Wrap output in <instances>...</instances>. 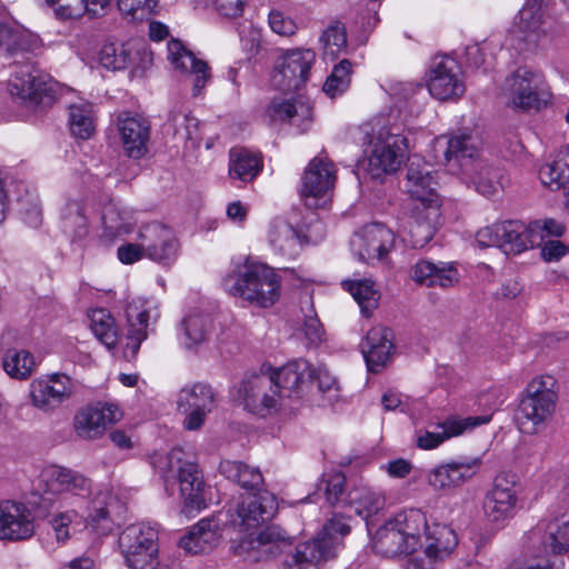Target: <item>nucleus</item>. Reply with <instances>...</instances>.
Segmentation results:
<instances>
[{
    "label": "nucleus",
    "mask_w": 569,
    "mask_h": 569,
    "mask_svg": "<svg viewBox=\"0 0 569 569\" xmlns=\"http://www.w3.org/2000/svg\"><path fill=\"white\" fill-rule=\"evenodd\" d=\"M277 499L268 490L241 497L236 508L230 510V521L241 532H248L236 546L238 556L251 561L267 560L290 547L289 536L279 527L270 526L260 532H250L269 521L277 512Z\"/></svg>",
    "instance_id": "nucleus-1"
},
{
    "label": "nucleus",
    "mask_w": 569,
    "mask_h": 569,
    "mask_svg": "<svg viewBox=\"0 0 569 569\" xmlns=\"http://www.w3.org/2000/svg\"><path fill=\"white\" fill-rule=\"evenodd\" d=\"M479 151L478 138L467 132L455 133L447 140L446 167L469 179L479 193L490 197L497 191L499 173L480 159Z\"/></svg>",
    "instance_id": "nucleus-2"
},
{
    "label": "nucleus",
    "mask_w": 569,
    "mask_h": 569,
    "mask_svg": "<svg viewBox=\"0 0 569 569\" xmlns=\"http://www.w3.org/2000/svg\"><path fill=\"white\" fill-rule=\"evenodd\" d=\"M224 290L262 308L273 306L279 297L281 279L262 262L246 260L222 280Z\"/></svg>",
    "instance_id": "nucleus-3"
},
{
    "label": "nucleus",
    "mask_w": 569,
    "mask_h": 569,
    "mask_svg": "<svg viewBox=\"0 0 569 569\" xmlns=\"http://www.w3.org/2000/svg\"><path fill=\"white\" fill-rule=\"evenodd\" d=\"M349 531L350 527L342 517H333L317 538L287 552L281 569H319L321 562L335 557L341 545L340 538Z\"/></svg>",
    "instance_id": "nucleus-4"
},
{
    "label": "nucleus",
    "mask_w": 569,
    "mask_h": 569,
    "mask_svg": "<svg viewBox=\"0 0 569 569\" xmlns=\"http://www.w3.org/2000/svg\"><path fill=\"white\" fill-rule=\"evenodd\" d=\"M425 526L426 517L420 510L399 512L377 530L373 548L385 557L412 553L419 546V532Z\"/></svg>",
    "instance_id": "nucleus-5"
},
{
    "label": "nucleus",
    "mask_w": 569,
    "mask_h": 569,
    "mask_svg": "<svg viewBox=\"0 0 569 569\" xmlns=\"http://www.w3.org/2000/svg\"><path fill=\"white\" fill-rule=\"evenodd\" d=\"M558 400L557 380L549 375L533 378L527 386L516 412L521 432L533 433L555 412Z\"/></svg>",
    "instance_id": "nucleus-6"
},
{
    "label": "nucleus",
    "mask_w": 569,
    "mask_h": 569,
    "mask_svg": "<svg viewBox=\"0 0 569 569\" xmlns=\"http://www.w3.org/2000/svg\"><path fill=\"white\" fill-rule=\"evenodd\" d=\"M118 545L129 569H164L159 560V526L137 522L126 527Z\"/></svg>",
    "instance_id": "nucleus-7"
},
{
    "label": "nucleus",
    "mask_w": 569,
    "mask_h": 569,
    "mask_svg": "<svg viewBox=\"0 0 569 569\" xmlns=\"http://www.w3.org/2000/svg\"><path fill=\"white\" fill-rule=\"evenodd\" d=\"M184 456L180 448H174L168 453L166 458L167 472L163 481L166 488L170 482L177 481L186 507L191 510H200L206 506L202 475L198 465L186 459Z\"/></svg>",
    "instance_id": "nucleus-8"
},
{
    "label": "nucleus",
    "mask_w": 569,
    "mask_h": 569,
    "mask_svg": "<svg viewBox=\"0 0 569 569\" xmlns=\"http://www.w3.org/2000/svg\"><path fill=\"white\" fill-rule=\"evenodd\" d=\"M408 159L407 138L387 130L375 134L368 150V172L375 179L396 172Z\"/></svg>",
    "instance_id": "nucleus-9"
},
{
    "label": "nucleus",
    "mask_w": 569,
    "mask_h": 569,
    "mask_svg": "<svg viewBox=\"0 0 569 569\" xmlns=\"http://www.w3.org/2000/svg\"><path fill=\"white\" fill-rule=\"evenodd\" d=\"M56 82L31 63L16 64L8 87L16 96L32 104H50L56 99Z\"/></svg>",
    "instance_id": "nucleus-10"
},
{
    "label": "nucleus",
    "mask_w": 569,
    "mask_h": 569,
    "mask_svg": "<svg viewBox=\"0 0 569 569\" xmlns=\"http://www.w3.org/2000/svg\"><path fill=\"white\" fill-rule=\"evenodd\" d=\"M217 395L206 382H193L183 386L176 396L179 412L184 415L183 428L188 431L199 430L207 416L217 407Z\"/></svg>",
    "instance_id": "nucleus-11"
},
{
    "label": "nucleus",
    "mask_w": 569,
    "mask_h": 569,
    "mask_svg": "<svg viewBox=\"0 0 569 569\" xmlns=\"http://www.w3.org/2000/svg\"><path fill=\"white\" fill-rule=\"evenodd\" d=\"M517 476L501 472L496 476L492 487L483 499V513L486 519L497 526H505L516 515L519 499V485Z\"/></svg>",
    "instance_id": "nucleus-12"
},
{
    "label": "nucleus",
    "mask_w": 569,
    "mask_h": 569,
    "mask_svg": "<svg viewBox=\"0 0 569 569\" xmlns=\"http://www.w3.org/2000/svg\"><path fill=\"white\" fill-rule=\"evenodd\" d=\"M239 395L244 408L259 417H268L279 409L280 391L274 387V377L267 373L252 375L240 386Z\"/></svg>",
    "instance_id": "nucleus-13"
},
{
    "label": "nucleus",
    "mask_w": 569,
    "mask_h": 569,
    "mask_svg": "<svg viewBox=\"0 0 569 569\" xmlns=\"http://www.w3.org/2000/svg\"><path fill=\"white\" fill-rule=\"evenodd\" d=\"M315 61L316 52L311 49L287 51L274 64L273 84L280 90L300 89L308 81Z\"/></svg>",
    "instance_id": "nucleus-14"
},
{
    "label": "nucleus",
    "mask_w": 569,
    "mask_h": 569,
    "mask_svg": "<svg viewBox=\"0 0 569 569\" xmlns=\"http://www.w3.org/2000/svg\"><path fill=\"white\" fill-rule=\"evenodd\" d=\"M336 168L327 157L317 156L308 163L302 179L300 193L308 207H320V200L329 198L336 183Z\"/></svg>",
    "instance_id": "nucleus-15"
},
{
    "label": "nucleus",
    "mask_w": 569,
    "mask_h": 569,
    "mask_svg": "<svg viewBox=\"0 0 569 569\" xmlns=\"http://www.w3.org/2000/svg\"><path fill=\"white\" fill-rule=\"evenodd\" d=\"M429 93L438 100H451L466 91L463 74L458 61L449 56L435 58L427 81Z\"/></svg>",
    "instance_id": "nucleus-16"
},
{
    "label": "nucleus",
    "mask_w": 569,
    "mask_h": 569,
    "mask_svg": "<svg viewBox=\"0 0 569 569\" xmlns=\"http://www.w3.org/2000/svg\"><path fill=\"white\" fill-rule=\"evenodd\" d=\"M393 244V232L381 223L363 227L350 241L353 256L367 263L385 260Z\"/></svg>",
    "instance_id": "nucleus-17"
},
{
    "label": "nucleus",
    "mask_w": 569,
    "mask_h": 569,
    "mask_svg": "<svg viewBox=\"0 0 569 569\" xmlns=\"http://www.w3.org/2000/svg\"><path fill=\"white\" fill-rule=\"evenodd\" d=\"M138 240L142 241L147 258L168 266L172 263L179 252V241L173 230L158 221L143 224L138 232Z\"/></svg>",
    "instance_id": "nucleus-18"
},
{
    "label": "nucleus",
    "mask_w": 569,
    "mask_h": 569,
    "mask_svg": "<svg viewBox=\"0 0 569 569\" xmlns=\"http://www.w3.org/2000/svg\"><path fill=\"white\" fill-rule=\"evenodd\" d=\"M437 179L430 164L420 159H412L409 163L405 188L413 206L422 209L440 208L437 193Z\"/></svg>",
    "instance_id": "nucleus-19"
},
{
    "label": "nucleus",
    "mask_w": 569,
    "mask_h": 569,
    "mask_svg": "<svg viewBox=\"0 0 569 569\" xmlns=\"http://www.w3.org/2000/svg\"><path fill=\"white\" fill-rule=\"evenodd\" d=\"M541 74L526 67L518 68L505 82V94L508 103L520 110L539 109L541 99L539 89Z\"/></svg>",
    "instance_id": "nucleus-20"
},
{
    "label": "nucleus",
    "mask_w": 569,
    "mask_h": 569,
    "mask_svg": "<svg viewBox=\"0 0 569 569\" xmlns=\"http://www.w3.org/2000/svg\"><path fill=\"white\" fill-rule=\"evenodd\" d=\"M34 516L29 507L14 500L0 501V540L23 541L34 533Z\"/></svg>",
    "instance_id": "nucleus-21"
},
{
    "label": "nucleus",
    "mask_w": 569,
    "mask_h": 569,
    "mask_svg": "<svg viewBox=\"0 0 569 569\" xmlns=\"http://www.w3.org/2000/svg\"><path fill=\"white\" fill-rule=\"evenodd\" d=\"M121 417L122 412L117 405L99 402L77 412L73 419V428L79 438L93 440L104 433L108 425L118 422Z\"/></svg>",
    "instance_id": "nucleus-22"
},
{
    "label": "nucleus",
    "mask_w": 569,
    "mask_h": 569,
    "mask_svg": "<svg viewBox=\"0 0 569 569\" xmlns=\"http://www.w3.org/2000/svg\"><path fill=\"white\" fill-rule=\"evenodd\" d=\"M480 465L479 458L450 460L432 468L427 475V481L437 491H451L470 480Z\"/></svg>",
    "instance_id": "nucleus-23"
},
{
    "label": "nucleus",
    "mask_w": 569,
    "mask_h": 569,
    "mask_svg": "<svg viewBox=\"0 0 569 569\" xmlns=\"http://www.w3.org/2000/svg\"><path fill=\"white\" fill-rule=\"evenodd\" d=\"M41 478L46 485V492L61 495L66 501L71 498L83 500L90 495V480L70 469L50 466L42 471Z\"/></svg>",
    "instance_id": "nucleus-24"
},
{
    "label": "nucleus",
    "mask_w": 569,
    "mask_h": 569,
    "mask_svg": "<svg viewBox=\"0 0 569 569\" xmlns=\"http://www.w3.org/2000/svg\"><path fill=\"white\" fill-rule=\"evenodd\" d=\"M72 393L70 379L54 373L36 379L30 385L31 403L39 410L48 412L58 408Z\"/></svg>",
    "instance_id": "nucleus-25"
},
{
    "label": "nucleus",
    "mask_w": 569,
    "mask_h": 569,
    "mask_svg": "<svg viewBox=\"0 0 569 569\" xmlns=\"http://www.w3.org/2000/svg\"><path fill=\"white\" fill-rule=\"evenodd\" d=\"M118 130L124 153L134 160L143 158L150 139L149 121L139 114L123 112L118 119Z\"/></svg>",
    "instance_id": "nucleus-26"
},
{
    "label": "nucleus",
    "mask_w": 569,
    "mask_h": 569,
    "mask_svg": "<svg viewBox=\"0 0 569 569\" xmlns=\"http://www.w3.org/2000/svg\"><path fill=\"white\" fill-rule=\"evenodd\" d=\"M223 522L218 517L203 518L180 538L179 546L189 553L211 551L222 538Z\"/></svg>",
    "instance_id": "nucleus-27"
},
{
    "label": "nucleus",
    "mask_w": 569,
    "mask_h": 569,
    "mask_svg": "<svg viewBox=\"0 0 569 569\" xmlns=\"http://www.w3.org/2000/svg\"><path fill=\"white\" fill-rule=\"evenodd\" d=\"M168 59L177 70L192 77L193 96H199L210 80L209 66L184 48L179 40L168 42Z\"/></svg>",
    "instance_id": "nucleus-28"
},
{
    "label": "nucleus",
    "mask_w": 569,
    "mask_h": 569,
    "mask_svg": "<svg viewBox=\"0 0 569 569\" xmlns=\"http://www.w3.org/2000/svg\"><path fill=\"white\" fill-rule=\"evenodd\" d=\"M393 349L392 332L388 328H371L361 343L368 370L373 373L380 372L390 361Z\"/></svg>",
    "instance_id": "nucleus-29"
},
{
    "label": "nucleus",
    "mask_w": 569,
    "mask_h": 569,
    "mask_svg": "<svg viewBox=\"0 0 569 569\" xmlns=\"http://www.w3.org/2000/svg\"><path fill=\"white\" fill-rule=\"evenodd\" d=\"M489 421V416L467 417L462 419L449 418L439 425L441 428L439 432H418L416 436V445L419 449L432 450L438 448L446 440L458 437L465 431L488 423Z\"/></svg>",
    "instance_id": "nucleus-30"
},
{
    "label": "nucleus",
    "mask_w": 569,
    "mask_h": 569,
    "mask_svg": "<svg viewBox=\"0 0 569 569\" xmlns=\"http://www.w3.org/2000/svg\"><path fill=\"white\" fill-rule=\"evenodd\" d=\"M542 19L543 11L531 6L525 4L519 11L510 32V39L518 50H527L539 42L545 34Z\"/></svg>",
    "instance_id": "nucleus-31"
},
{
    "label": "nucleus",
    "mask_w": 569,
    "mask_h": 569,
    "mask_svg": "<svg viewBox=\"0 0 569 569\" xmlns=\"http://www.w3.org/2000/svg\"><path fill=\"white\" fill-rule=\"evenodd\" d=\"M126 316L129 323L126 357H134L141 346V342L148 337V326L150 318V303L143 298H132L128 301Z\"/></svg>",
    "instance_id": "nucleus-32"
},
{
    "label": "nucleus",
    "mask_w": 569,
    "mask_h": 569,
    "mask_svg": "<svg viewBox=\"0 0 569 569\" xmlns=\"http://www.w3.org/2000/svg\"><path fill=\"white\" fill-rule=\"evenodd\" d=\"M269 376L274 377V387L280 396H299L305 387L311 382L313 367L305 359H297L282 366Z\"/></svg>",
    "instance_id": "nucleus-33"
},
{
    "label": "nucleus",
    "mask_w": 569,
    "mask_h": 569,
    "mask_svg": "<svg viewBox=\"0 0 569 569\" xmlns=\"http://www.w3.org/2000/svg\"><path fill=\"white\" fill-rule=\"evenodd\" d=\"M413 281L426 287L450 288L459 282V271L452 263L420 260L412 267Z\"/></svg>",
    "instance_id": "nucleus-34"
},
{
    "label": "nucleus",
    "mask_w": 569,
    "mask_h": 569,
    "mask_svg": "<svg viewBox=\"0 0 569 569\" xmlns=\"http://www.w3.org/2000/svg\"><path fill=\"white\" fill-rule=\"evenodd\" d=\"M272 121L290 122L300 131H305L312 120V108L302 97L288 100L274 99L268 108Z\"/></svg>",
    "instance_id": "nucleus-35"
},
{
    "label": "nucleus",
    "mask_w": 569,
    "mask_h": 569,
    "mask_svg": "<svg viewBox=\"0 0 569 569\" xmlns=\"http://www.w3.org/2000/svg\"><path fill=\"white\" fill-rule=\"evenodd\" d=\"M268 240L272 250L286 259L297 258L303 246L301 232L291 223L280 219L270 223Z\"/></svg>",
    "instance_id": "nucleus-36"
},
{
    "label": "nucleus",
    "mask_w": 569,
    "mask_h": 569,
    "mask_svg": "<svg viewBox=\"0 0 569 569\" xmlns=\"http://www.w3.org/2000/svg\"><path fill=\"white\" fill-rule=\"evenodd\" d=\"M439 209H422L413 206L406 229L415 248L425 247L433 237L439 219Z\"/></svg>",
    "instance_id": "nucleus-37"
},
{
    "label": "nucleus",
    "mask_w": 569,
    "mask_h": 569,
    "mask_svg": "<svg viewBox=\"0 0 569 569\" xmlns=\"http://www.w3.org/2000/svg\"><path fill=\"white\" fill-rule=\"evenodd\" d=\"M426 528V546L425 555L429 558V568L437 560L448 557L458 543L456 532L442 523L425 526Z\"/></svg>",
    "instance_id": "nucleus-38"
},
{
    "label": "nucleus",
    "mask_w": 569,
    "mask_h": 569,
    "mask_svg": "<svg viewBox=\"0 0 569 569\" xmlns=\"http://www.w3.org/2000/svg\"><path fill=\"white\" fill-rule=\"evenodd\" d=\"M260 154L244 148H232L229 152V177L242 182L252 181L262 170Z\"/></svg>",
    "instance_id": "nucleus-39"
},
{
    "label": "nucleus",
    "mask_w": 569,
    "mask_h": 569,
    "mask_svg": "<svg viewBox=\"0 0 569 569\" xmlns=\"http://www.w3.org/2000/svg\"><path fill=\"white\" fill-rule=\"evenodd\" d=\"M500 249L506 253H520L533 248L530 226L518 220L499 222Z\"/></svg>",
    "instance_id": "nucleus-40"
},
{
    "label": "nucleus",
    "mask_w": 569,
    "mask_h": 569,
    "mask_svg": "<svg viewBox=\"0 0 569 569\" xmlns=\"http://www.w3.org/2000/svg\"><path fill=\"white\" fill-rule=\"evenodd\" d=\"M219 471L248 491H261L260 488L263 486L260 470L241 461L223 460L219 465Z\"/></svg>",
    "instance_id": "nucleus-41"
},
{
    "label": "nucleus",
    "mask_w": 569,
    "mask_h": 569,
    "mask_svg": "<svg viewBox=\"0 0 569 569\" xmlns=\"http://www.w3.org/2000/svg\"><path fill=\"white\" fill-rule=\"evenodd\" d=\"M343 501L352 507L355 512L362 518L377 513L385 505L383 497L363 483L352 487L343 498Z\"/></svg>",
    "instance_id": "nucleus-42"
},
{
    "label": "nucleus",
    "mask_w": 569,
    "mask_h": 569,
    "mask_svg": "<svg viewBox=\"0 0 569 569\" xmlns=\"http://www.w3.org/2000/svg\"><path fill=\"white\" fill-rule=\"evenodd\" d=\"M541 182L550 190L566 189L569 184V144L539 170Z\"/></svg>",
    "instance_id": "nucleus-43"
},
{
    "label": "nucleus",
    "mask_w": 569,
    "mask_h": 569,
    "mask_svg": "<svg viewBox=\"0 0 569 569\" xmlns=\"http://www.w3.org/2000/svg\"><path fill=\"white\" fill-rule=\"evenodd\" d=\"M90 329L94 337L108 349L117 346L119 329L112 315L103 308H97L89 313Z\"/></svg>",
    "instance_id": "nucleus-44"
},
{
    "label": "nucleus",
    "mask_w": 569,
    "mask_h": 569,
    "mask_svg": "<svg viewBox=\"0 0 569 569\" xmlns=\"http://www.w3.org/2000/svg\"><path fill=\"white\" fill-rule=\"evenodd\" d=\"M68 123L74 138L90 139L96 130L92 104L87 101L70 104Z\"/></svg>",
    "instance_id": "nucleus-45"
},
{
    "label": "nucleus",
    "mask_w": 569,
    "mask_h": 569,
    "mask_svg": "<svg viewBox=\"0 0 569 569\" xmlns=\"http://www.w3.org/2000/svg\"><path fill=\"white\" fill-rule=\"evenodd\" d=\"M342 287L353 297L360 307L361 313L369 317L378 307L380 293L370 279L346 280Z\"/></svg>",
    "instance_id": "nucleus-46"
},
{
    "label": "nucleus",
    "mask_w": 569,
    "mask_h": 569,
    "mask_svg": "<svg viewBox=\"0 0 569 569\" xmlns=\"http://www.w3.org/2000/svg\"><path fill=\"white\" fill-rule=\"evenodd\" d=\"M543 545L555 555L569 552V518H555L548 522Z\"/></svg>",
    "instance_id": "nucleus-47"
},
{
    "label": "nucleus",
    "mask_w": 569,
    "mask_h": 569,
    "mask_svg": "<svg viewBox=\"0 0 569 569\" xmlns=\"http://www.w3.org/2000/svg\"><path fill=\"white\" fill-rule=\"evenodd\" d=\"M211 329L210 319L202 313H190L181 323L183 343L191 348L206 341Z\"/></svg>",
    "instance_id": "nucleus-48"
},
{
    "label": "nucleus",
    "mask_w": 569,
    "mask_h": 569,
    "mask_svg": "<svg viewBox=\"0 0 569 569\" xmlns=\"http://www.w3.org/2000/svg\"><path fill=\"white\" fill-rule=\"evenodd\" d=\"M63 231L73 240L82 239L87 234V219L79 201H68L61 210Z\"/></svg>",
    "instance_id": "nucleus-49"
},
{
    "label": "nucleus",
    "mask_w": 569,
    "mask_h": 569,
    "mask_svg": "<svg viewBox=\"0 0 569 569\" xmlns=\"http://www.w3.org/2000/svg\"><path fill=\"white\" fill-rule=\"evenodd\" d=\"M3 369L12 378L26 379L34 368V358L27 350L9 349L3 357Z\"/></svg>",
    "instance_id": "nucleus-50"
},
{
    "label": "nucleus",
    "mask_w": 569,
    "mask_h": 569,
    "mask_svg": "<svg viewBox=\"0 0 569 569\" xmlns=\"http://www.w3.org/2000/svg\"><path fill=\"white\" fill-rule=\"evenodd\" d=\"M352 64L343 59L336 64L323 84V91L331 98L340 96L350 86Z\"/></svg>",
    "instance_id": "nucleus-51"
},
{
    "label": "nucleus",
    "mask_w": 569,
    "mask_h": 569,
    "mask_svg": "<svg viewBox=\"0 0 569 569\" xmlns=\"http://www.w3.org/2000/svg\"><path fill=\"white\" fill-rule=\"evenodd\" d=\"M325 56L338 57L347 48V32L341 22L328 26L320 36Z\"/></svg>",
    "instance_id": "nucleus-52"
},
{
    "label": "nucleus",
    "mask_w": 569,
    "mask_h": 569,
    "mask_svg": "<svg viewBox=\"0 0 569 569\" xmlns=\"http://www.w3.org/2000/svg\"><path fill=\"white\" fill-rule=\"evenodd\" d=\"M86 527L99 536H106L113 528L109 505L104 499L97 498L92 502V509L88 516Z\"/></svg>",
    "instance_id": "nucleus-53"
},
{
    "label": "nucleus",
    "mask_w": 569,
    "mask_h": 569,
    "mask_svg": "<svg viewBox=\"0 0 569 569\" xmlns=\"http://www.w3.org/2000/svg\"><path fill=\"white\" fill-rule=\"evenodd\" d=\"M130 61V56L123 44L106 43L99 53L100 64L108 70L124 69Z\"/></svg>",
    "instance_id": "nucleus-54"
},
{
    "label": "nucleus",
    "mask_w": 569,
    "mask_h": 569,
    "mask_svg": "<svg viewBox=\"0 0 569 569\" xmlns=\"http://www.w3.org/2000/svg\"><path fill=\"white\" fill-rule=\"evenodd\" d=\"M53 8L54 14L60 20H76L84 13L89 16L87 0H44Z\"/></svg>",
    "instance_id": "nucleus-55"
},
{
    "label": "nucleus",
    "mask_w": 569,
    "mask_h": 569,
    "mask_svg": "<svg viewBox=\"0 0 569 569\" xmlns=\"http://www.w3.org/2000/svg\"><path fill=\"white\" fill-rule=\"evenodd\" d=\"M157 0H117L120 12L132 21L148 19L157 7Z\"/></svg>",
    "instance_id": "nucleus-56"
},
{
    "label": "nucleus",
    "mask_w": 569,
    "mask_h": 569,
    "mask_svg": "<svg viewBox=\"0 0 569 569\" xmlns=\"http://www.w3.org/2000/svg\"><path fill=\"white\" fill-rule=\"evenodd\" d=\"M52 528L58 541H67L71 533L82 525L81 517L74 510L61 512L52 518Z\"/></svg>",
    "instance_id": "nucleus-57"
},
{
    "label": "nucleus",
    "mask_w": 569,
    "mask_h": 569,
    "mask_svg": "<svg viewBox=\"0 0 569 569\" xmlns=\"http://www.w3.org/2000/svg\"><path fill=\"white\" fill-rule=\"evenodd\" d=\"M174 126V134L184 141L198 143L199 138V121L190 114H174L171 117Z\"/></svg>",
    "instance_id": "nucleus-58"
},
{
    "label": "nucleus",
    "mask_w": 569,
    "mask_h": 569,
    "mask_svg": "<svg viewBox=\"0 0 569 569\" xmlns=\"http://www.w3.org/2000/svg\"><path fill=\"white\" fill-rule=\"evenodd\" d=\"M346 478L341 472H330L323 476L319 488L325 491L329 505L333 506L341 501ZM342 502L343 499H342Z\"/></svg>",
    "instance_id": "nucleus-59"
},
{
    "label": "nucleus",
    "mask_w": 569,
    "mask_h": 569,
    "mask_svg": "<svg viewBox=\"0 0 569 569\" xmlns=\"http://www.w3.org/2000/svg\"><path fill=\"white\" fill-rule=\"evenodd\" d=\"M535 247H540L547 237H560L563 226L553 219L538 220L529 223Z\"/></svg>",
    "instance_id": "nucleus-60"
},
{
    "label": "nucleus",
    "mask_w": 569,
    "mask_h": 569,
    "mask_svg": "<svg viewBox=\"0 0 569 569\" xmlns=\"http://www.w3.org/2000/svg\"><path fill=\"white\" fill-rule=\"evenodd\" d=\"M42 46L41 39L29 30L17 27L16 37L13 41V50L10 57L23 53L36 52Z\"/></svg>",
    "instance_id": "nucleus-61"
},
{
    "label": "nucleus",
    "mask_w": 569,
    "mask_h": 569,
    "mask_svg": "<svg viewBox=\"0 0 569 569\" xmlns=\"http://www.w3.org/2000/svg\"><path fill=\"white\" fill-rule=\"evenodd\" d=\"M268 22L273 32L283 37L292 36L298 30V26L295 20L278 10L270 11Z\"/></svg>",
    "instance_id": "nucleus-62"
},
{
    "label": "nucleus",
    "mask_w": 569,
    "mask_h": 569,
    "mask_svg": "<svg viewBox=\"0 0 569 569\" xmlns=\"http://www.w3.org/2000/svg\"><path fill=\"white\" fill-rule=\"evenodd\" d=\"M119 260L124 264L134 263L142 258H147V252L143 249L142 241L138 240L136 243H124L117 250Z\"/></svg>",
    "instance_id": "nucleus-63"
},
{
    "label": "nucleus",
    "mask_w": 569,
    "mask_h": 569,
    "mask_svg": "<svg viewBox=\"0 0 569 569\" xmlns=\"http://www.w3.org/2000/svg\"><path fill=\"white\" fill-rule=\"evenodd\" d=\"M302 330L306 339L311 345H319L323 339L325 330L316 315L306 316Z\"/></svg>",
    "instance_id": "nucleus-64"
}]
</instances>
